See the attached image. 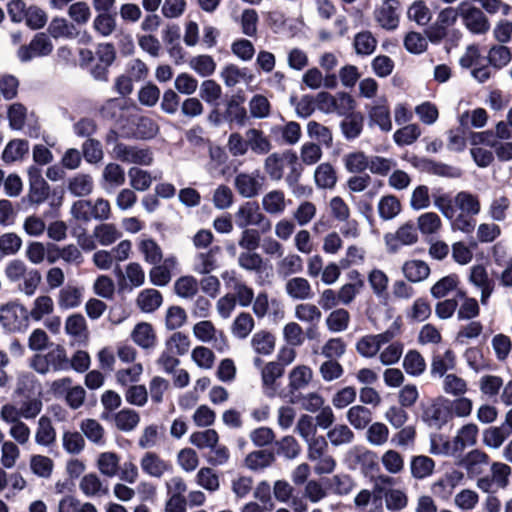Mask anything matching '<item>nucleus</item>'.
Returning <instances> with one entry per match:
<instances>
[{
    "label": "nucleus",
    "instance_id": "obj_36",
    "mask_svg": "<svg viewBox=\"0 0 512 512\" xmlns=\"http://www.w3.org/2000/svg\"><path fill=\"white\" fill-rule=\"evenodd\" d=\"M263 209L271 215L282 214L286 208L285 195L281 190L268 192L262 198Z\"/></svg>",
    "mask_w": 512,
    "mask_h": 512
},
{
    "label": "nucleus",
    "instance_id": "obj_30",
    "mask_svg": "<svg viewBox=\"0 0 512 512\" xmlns=\"http://www.w3.org/2000/svg\"><path fill=\"white\" fill-rule=\"evenodd\" d=\"M435 462L425 455L413 456L410 461V471L413 478L422 480L432 475Z\"/></svg>",
    "mask_w": 512,
    "mask_h": 512
},
{
    "label": "nucleus",
    "instance_id": "obj_45",
    "mask_svg": "<svg viewBox=\"0 0 512 512\" xmlns=\"http://www.w3.org/2000/svg\"><path fill=\"white\" fill-rule=\"evenodd\" d=\"M430 452L434 455L455 456L459 454L454 440L449 441L441 434L430 436Z\"/></svg>",
    "mask_w": 512,
    "mask_h": 512
},
{
    "label": "nucleus",
    "instance_id": "obj_1",
    "mask_svg": "<svg viewBox=\"0 0 512 512\" xmlns=\"http://www.w3.org/2000/svg\"><path fill=\"white\" fill-rule=\"evenodd\" d=\"M30 367L41 375L50 372L68 371L71 369L66 349L59 344H51L47 353H37L30 359Z\"/></svg>",
    "mask_w": 512,
    "mask_h": 512
},
{
    "label": "nucleus",
    "instance_id": "obj_59",
    "mask_svg": "<svg viewBox=\"0 0 512 512\" xmlns=\"http://www.w3.org/2000/svg\"><path fill=\"white\" fill-rule=\"evenodd\" d=\"M307 133L310 138L318 140L326 148L333 145V137L330 129L316 121H310L307 124Z\"/></svg>",
    "mask_w": 512,
    "mask_h": 512
},
{
    "label": "nucleus",
    "instance_id": "obj_8",
    "mask_svg": "<svg viewBox=\"0 0 512 512\" xmlns=\"http://www.w3.org/2000/svg\"><path fill=\"white\" fill-rule=\"evenodd\" d=\"M53 50V44L49 37L43 33H36L28 45H22L17 55L21 62H28L36 57L49 55Z\"/></svg>",
    "mask_w": 512,
    "mask_h": 512
},
{
    "label": "nucleus",
    "instance_id": "obj_18",
    "mask_svg": "<svg viewBox=\"0 0 512 512\" xmlns=\"http://www.w3.org/2000/svg\"><path fill=\"white\" fill-rule=\"evenodd\" d=\"M0 419L10 425L9 435L19 445L29 442L31 430L22 419L0 412Z\"/></svg>",
    "mask_w": 512,
    "mask_h": 512
},
{
    "label": "nucleus",
    "instance_id": "obj_50",
    "mask_svg": "<svg viewBox=\"0 0 512 512\" xmlns=\"http://www.w3.org/2000/svg\"><path fill=\"white\" fill-rule=\"evenodd\" d=\"M138 249L143 254L144 260L147 263L156 265L162 262V249L153 239L141 240L138 244Z\"/></svg>",
    "mask_w": 512,
    "mask_h": 512
},
{
    "label": "nucleus",
    "instance_id": "obj_16",
    "mask_svg": "<svg viewBox=\"0 0 512 512\" xmlns=\"http://www.w3.org/2000/svg\"><path fill=\"white\" fill-rule=\"evenodd\" d=\"M133 342L145 350H153L157 345V336L153 326L147 322L135 325L131 332Z\"/></svg>",
    "mask_w": 512,
    "mask_h": 512
},
{
    "label": "nucleus",
    "instance_id": "obj_23",
    "mask_svg": "<svg viewBox=\"0 0 512 512\" xmlns=\"http://www.w3.org/2000/svg\"><path fill=\"white\" fill-rule=\"evenodd\" d=\"M349 424L356 430H363L373 419L372 411L363 405H354L346 413Z\"/></svg>",
    "mask_w": 512,
    "mask_h": 512
},
{
    "label": "nucleus",
    "instance_id": "obj_48",
    "mask_svg": "<svg viewBox=\"0 0 512 512\" xmlns=\"http://www.w3.org/2000/svg\"><path fill=\"white\" fill-rule=\"evenodd\" d=\"M65 332L76 339L81 341L87 337L86 320L81 314H73L66 319Z\"/></svg>",
    "mask_w": 512,
    "mask_h": 512
},
{
    "label": "nucleus",
    "instance_id": "obj_3",
    "mask_svg": "<svg viewBox=\"0 0 512 512\" xmlns=\"http://www.w3.org/2000/svg\"><path fill=\"white\" fill-rule=\"evenodd\" d=\"M41 396L14 397L12 403L4 404L0 412L20 419H35L42 411Z\"/></svg>",
    "mask_w": 512,
    "mask_h": 512
},
{
    "label": "nucleus",
    "instance_id": "obj_62",
    "mask_svg": "<svg viewBox=\"0 0 512 512\" xmlns=\"http://www.w3.org/2000/svg\"><path fill=\"white\" fill-rule=\"evenodd\" d=\"M346 352V344L342 338H330L321 347L320 354L326 359L338 360Z\"/></svg>",
    "mask_w": 512,
    "mask_h": 512
},
{
    "label": "nucleus",
    "instance_id": "obj_64",
    "mask_svg": "<svg viewBox=\"0 0 512 512\" xmlns=\"http://www.w3.org/2000/svg\"><path fill=\"white\" fill-rule=\"evenodd\" d=\"M103 180L113 187L122 186L125 183L124 169L114 162L108 163L102 173Z\"/></svg>",
    "mask_w": 512,
    "mask_h": 512
},
{
    "label": "nucleus",
    "instance_id": "obj_19",
    "mask_svg": "<svg viewBox=\"0 0 512 512\" xmlns=\"http://www.w3.org/2000/svg\"><path fill=\"white\" fill-rule=\"evenodd\" d=\"M175 257H167L162 262L154 265L149 272V278L155 286H166L172 277V270L176 267Z\"/></svg>",
    "mask_w": 512,
    "mask_h": 512
},
{
    "label": "nucleus",
    "instance_id": "obj_20",
    "mask_svg": "<svg viewBox=\"0 0 512 512\" xmlns=\"http://www.w3.org/2000/svg\"><path fill=\"white\" fill-rule=\"evenodd\" d=\"M488 455L478 449H474L463 457L459 465L466 469L467 473L472 476L479 475L483 471V467L488 464Z\"/></svg>",
    "mask_w": 512,
    "mask_h": 512
},
{
    "label": "nucleus",
    "instance_id": "obj_22",
    "mask_svg": "<svg viewBox=\"0 0 512 512\" xmlns=\"http://www.w3.org/2000/svg\"><path fill=\"white\" fill-rule=\"evenodd\" d=\"M93 187V179L89 174L78 173L67 181V190L75 197L90 195Z\"/></svg>",
    "mask_w": 512,
    "mask_h": 512
},
{
    "label": "nucleus",
    "instance_id": "obj_26",
    "mask_svg": "<svg viewBox=\"0 0 512 512\" xmlns=\"http://www.w3.org/2000/svg\"><path fill=\"white\" fill-rule=\"evenodd\" d=\"M56 441V430L47 416H41L37 422L35 442L38 445L49 447Z\"/></svg>",
    "mask_w": 512,
    "mask_h": 512
},
{
    "label": "nucleus",
    "instance_id": "obj_39",
    "mask_svg": "<svg viewBox=\"0 0 512 512\" xmlns=\"http://www.w3.org/2000/svg\"><path fill=\"white\" fill-rule=\"evenodd\" d=\"M93 236L103 246H109L122 237V233L112 223H102L93 230Z\"/></svg>",
    "mask_w": 512,
    "mask_h": 512
},
{
    "label": "nucleus",
    "instance_id": "obj_21",
    "mask_svg": "<svg viewBox=\"0 0 512 512\" xmlns=\"http://www.w3.org/2000/svg\"><path fill=\"white\" fill-rule=\"evenodd\" d=\"M355 298V290H324L319 304L326 310L339 304L347 305Z\"/></svg>",
    "mask_w": 512,
    "mask_h": 512
},
{
    "label": "nucleus",
    "instance_id": "obj_58",
    "mask_svg": "<svg viewBox=\"0 0 512 512\" xmlns=\"http://www.w3.org/2000/svg\"><path fill=\"white\" fill-rule=\"evenodd\" d=\"M442 389L446 394L458 397L467 392L468 385L463 378L451 373L444 376Z\"/></svg>",
    "mask_w": 512,
    "mask_h": 512
},
{
    "label": "nucleus",
    "instance_id": "obj_25",
    "mask_svg": "<svg viewBox=\"0 0 512 512\" xmlns=\"http://www.w3.org/2000/svg\"><path fill=\"white\" fill-rule=\"evenodd\" d=\"M454 204L461 211L460 214L476 216L481 210L478 196L468 191L458 192L454 197Z\"/></svg>",
    "mask_w": 512,
    "mask_h": 512
},
{
    "label": "nucleus",
    "instance_id": "obj_6",
    "mask_svg": "<svg viewBox=\"0 0 512 512\" xmlns=\"http://www.w3.org/2000/svg\"><path fill=\"white\" fill-rule=\"evenodd\" d=\"M460 17L466 28L474 34H484L489 28V21L484 12L468 2L459 4Z\"/></svg>",
    "mask_w": 512,
    "mask_h": 512
},
{
    "label": "nucleus",
    "instance_id": "obj_47",
    "mask_svg": "<svg viewBox=\"0 0 512 512\" xmlns=\"http://www.w3.org/2000/svg\"><path fill=\"white\" fill-rule=\"evenodd\" d=\"M128 177L130 186L136 191L148 190L154 179L150 172L136 166L128 170Z\"/></svg>",
    "mask_w": 512,
    "mask_h": 512
},
{
    "label": "nucleus",
    "instance_id": "obj_41",
    "mask_svg": "<svg viewBox=\"0 0 512 512\" xmlns=\"http://www.w3.org/2000/svg\"><path fill=\"white\" fill-rule=\"evenodd\" d=\"M377 43L370 31H361L355 35L353 46L357 55L368 56L374 53Z\"/></svg>",
    "mask_w": 512,
    "mask_h": 512
},
{
    "label": "nucleus",
    "instance_id": "obj_9",
    "mask_svg": "<svg viewBox=\"0 0 512 512\" xmlns=\"http://www.w3.org/2000/svg\"><path fill=\"white\" fill-rule=\"evenodd\" d=\"M141 471L155 479H161L166 474H170L173 466L170 461L163 459L159 454L153 451L145 452L139 461Z\"/></svg>",
    "mask_w": 512,
    "mask_h": 512
},
{
    "label": "nucleus",
    "instance_id": "obj_51",
    "mask_svg": "<svg viewBox=\"0 0 512 512\" xmlns=\"http://www.w3.org/2000/svg\"><path fill=\"white\" fill-rule=\"evenodd\" d=\"M189 441L198 449H210L219 442V435L214 429H206L193 432L190 435Z\"/></svg>",
    "mask_w": 512,
    "mask_h": 512
},
{
    "label": "nucleus",
    "instance_id": "obj_44",
    "mask_svg": "<svg viewBox=\"0 0 512 512\" xmlns=\"http://www.w3.org/2000/svg\"><path fill=\"white\" fill-rule=\"evenodd\" d=\"M275 460L274 454L267 450H257L245 458V465L250 470L258 471L269 467Z\"/></svg>",
    "mask_w": 512,
    "mask_h": 512
},
{
    "label": "nucleus",
    "instance_id": "obj_43",
    "mask_svg": "<svg viewBox=\"0 0 512 512\" xmlns=\"http://www.w3.org/2000/svg\"><path fill=\"white\" fill-rule=\"evenodd\" d=\"M314 179L319 188L331 189L336 184L337 176L330 163H322L316 168Z\"/></svg>",
    "mask_w": 512,
    "mask_h": 512
},
{
    "label": "nucleus",
    "instance_id": "obj_63",
    "mask_svg": "<svg viewBox=\"0 0 512 512\" xmlns=\"http://www.w3.org/2000/svg\"><path fill=\"white\" fill-rule=\"evenodd\" d=\"M350 316L344 309L331 312L326 318L327 328L334 333L345 331L348 328Z\"/></svg>",
    "mask_w": 512,
    "mask_h": 512
},
{
    "label": "nucleus",
    "instance_id": "obj_49",
    "mask_svg": "<svg viewBox=\"0 0 512 512\" xmlns=\"http://www.w3.org/2000/svg\"><path fill=\"white\" fill-rule=\"evenodd\" d=\"M370 124L378 125L382 131L389 132L392 129L390 110L387 105L373 106L369 111Z\"/></svg>",
    "mask_w": 512,
    "mask_h": 512
},
{
    "label": "nucleus",
    "instance_id": "obj_37",
    "mask_svg": "<svg viewBox=\"0 0 512 512\" xmlns=\"http://www.w3.org/2000/svg\"><path fill=\"white\" fill-rule=\"evenodd\" d=\"M478 427L469 423L461 427L453 438L455 447L461 453L466 447L473 446L476 443Z\"/></svg>",
    "mask_w": 512,
    "mask_h": 512
},
{
    "label": "nucleus",
    "instance_id": "obj_2",
    "mask_svg": "<svg viewBox=\"0 0 512 512\" xmlns=\"http://www.w3.org/2000/svg\"><path fill=\"white\" fill-rule=\"evenodd\" d=\"M235 222L239 228L257 226L261 233H267L272 228L271 221L260 211L258 203L254 201L240 205L235 213Z\"/></svg>",
    "mask_w": 512,
    "mask_h": 512
},
{
    "label": "nucleus",
    "instance_id": "obj_5",
    "mask_svg": "<svg viewBox=\"0 0 512 512\" xmlns=\"http://www.w3.org/2000/svg\"><path fill=\"white\" fill-rule=\"evenodd\" d=\"M129 126L121 128V137L125 139L148 140L158 133V125L147 116H132Z\"/></svg>",
    "mask_w": 512,
    "mask_h": 512
},
{
    "label": "nucleus",
    "instance_id": "obj_61",
    "mask_svg": "<svg viewBox=\"0 0 512 512\" xmlns=\"http://www.w3.org/2000/svg\"><path fill=\"white\" fill-rule=\"evenodd\" d=\"M222 94L221 86L214 80H205L200 86V97L212 106H219L218 100Z\"/></svg>",
    "mask_w": 512,
    "mask_h": 512
},
{
    "label": "nucleus",
    "instance_id": "obj_24",
    "mask_svg": "<svg viewBox=\"0 0 512 512\" xmlns=\"http://www.w3.org/2000/svg\"><path fill=\"white\" fill-rule=\"evenodd\" d=\"M115 427L125 433L134 431L140 423V415L137 411L124 408L113 415Z\"/></svg>",
    "mask_w": 512,
    "mask_h": 512
},
{
    "label": "nucleus",
    "instance_id": "obj_29",
    "mask_svg": "<svg viewBox=\"0 0 512 512\" xmlns=\"http://www.w3.org/2000/svg\"><path fill=\"white\" fill-rule=\"evenodd\" d=\"M80 429L85 437L95 445L103 447L106 444L105 429L97 420H83Z\"/></svg>",
    "mask_w": 512,
    "mask_h": 512
},
{
    "label": "nucleus",
    "instance_id": "obj_54",
    "mask_svg": "<svg viewBox=\"0 0 512 512\" xmlns=\"http://www.w3.org/2000/svg\"><path fill=\"white\" fill-rule=\"evenodd\" d=\"M403 273L410 282L416 283L428 277L430 268L425 262L414 260L404 264Z\"/></svg>",
    "mask_w": 512,
    "mask_h": 512
},
{
    "label": "nucleus",
    "instance_id": "obj_12",
    "mask_svg": "<svg viewBox=\"0 0 512 512\" xmlns=\"http://www.w3.org/2000/svg\"><path fill=\"white\" fill-rule=\"evenodd\" d=\"M421 419L430 428L439 430L451 419V411L443 403L434 402L423 409Z\"/></svg>",
    "mask_w": 512,
    "mask_h": 512
},
{
    "label": "nucleus",
    "instance_id": "obj_56",
    "mask_svg": "<svg viewBox=\"0 0 512 512\" xmlns=\"http://www.w3.org/2000/svg\"><path fill=\"white\" fill-rule=\"evenodd\" d=\"M385 506L391 512H399L408 505L407 494L400 489H388L384 494Z\"/></svg>",
    "mask_w": 512,
    "mask_h": 512
},
{
    "label": "nucleus",
    "instance_id": "obj_10",
    "mask_svg": "<svg viewBox=\"0 0 512 512\" xmlns=\"http://www.w3.org/2000/svg\"><path fill=\"white\" fill-rule=\"evenodd\" d=\"M401 4L399 0H383L374 11V18L385 30H395L399 25Z\"/></svg>",
    "mask_w": 512,
    "mask_h": 512
},
{
    "label": "nucleus",
    "instance_id": "obj_11",
    "mask_svg": "<svg viewBox=\"0 0 512 512\" xmlns=\"http://www.w3.org/2000/svg\"><path fill=\"white\" fill-rule=\"evenodd\" d=\"M29 193L28 198L32 204H41L49 196L50 186L42 177L41 170L32 166L28 170Z\"/></svg>",
    "mask_w": 512,
    "mask_h": 512
},
{
    "label": "nucleus",
    "instance_id": "obj_17",
    "mask_svg": "<svg viewBox=\"0 0 512 512\" xmlns=\"http://www.w3.org/2000/svg\"><path fill=\"white\" fill-rule=\"evenodd\" d=\"M42 387L33 373L24 372L19 374L13 397L41 396Z\"/></svg>",
    "mask_w": 512,
    "mask_h": 512
},
{
    "label": "nucleus",
    "instance_id": "obj_34",
    "mask_svg": "<svg viewBox=\"0 0 512 512\" xmlns=\"http://www.w3.org/2000/svg\"><path fill=\"white\" fill-rule=\"evenodd\" d=\"M29 151V142L24 139L11 140L2 153V159L6 163L15 162L23 159Z\"/></svg>",
    "mask_w": 512,
    "mask_h": 512
},
{
    "label": "nucleus",
    "instance_id": "obj_15",
    "mask_svg": "<svg viewBox=\"0 0 512 512\" xmlns=\"http://www.w3.org/2000/svg\"><path fill=\"white\" fill-rule=\"evenodd\" d=\"M80 491L89 498H101L109 493V487L96 473L85 474L79 482Z\"/></svg>",
    "mask_w": 512,
    "mask_h": 512
},
{
    "label": "nucleus",
    "instance_id": "obj_60",
    "mask_svg": "<svg viewBox=\"0 0 512 512\" xmlns=\"http://www.w3.org/2000/svg\"><path fill=\"white\" fill-rule=\"evenodd\" d=\"M82 154L84 159L90 164H97L104 157L102 145L99 140L89 138L82 144Z\"/></svg>",
    "mask_w": 512,
    "mask_h": 512
},
{
    "label": "nucleus",
    "instance_id": "obj_55",
    "mask_svg": "<svg viewBox=\"0 0 512 512\" xmlns=\"http://www.w3.org/2000/svg\"><path fill=\"white\" fill-rule=\"evenodd\" d=\"M370 157L362 151H355L344 156L343 161L345 168L350 173H362L369 168Z\"/></svg>",
    "mask_w": 512,
    "mask_h": 512
},
{
    "label": "nucleus",
    "instance_id": "obj_38",
    "mask_svg": "<svg viewBox=\"0 0 512 512\" xmlns=\"http://www.w3.org/2000/svg\"><path fill=\"white\" fill-rule=\"evenodd\" d=\"M364 117L361 113H351L342 120L340 127L347 140L357 138L363 130Z\"/></svg>",
    "mask_w": 512,
    "mask_h": 512
},
{
    "label": "nucleus",
    "instance_id": "obj_35",
    "mask_svg": "<svg viewBox=\"0 0 512 512\" xmlns=\"http://www.w3.org/2000/svg\"><path fill=\"white\" fill-rule=\"evenodd\" d=\"M389 434L386 424L374 422L367 427L365 439L371 446L381 447L388 442Z\"/></svg>",
    "mask_w": 512,
    "mask_h": 512
},
{
    "label": "nucleus",
    "instance_id": "obj_46",
    "mask_svg": "<svg viewBox=\"0 0 512 512\" xmlns=\"http://www.w3.org/2000/svg\"><path fill=\"white\" fill-rule=\"evenodd\" d=\"M162 301L158 290H142L137 297V305L145 313L154 312L161 306Z\"/></svg>",
    "mask_w": 512,
    "mask_h": 512
},
{
    "label": "nucleus",
    "instance_id": "obj_27",
    "mask_svg": "<svg viewBox=\"0 0 512 512\" xmlns=\"http://www.w3.org/2000/svg\"><path fill=\"white\" fill-rule=\"evenodd\" d=\"M313 378V371L309 366L298 365L289 373V389L294 395V391L304 389Z\"/></svg>",
    "mask_w": 512,
    "mask_h": 512
},
{
    "label": "nucleus",
    "instance_id": "obj_7",
    "mask_svg": "<svg viewBox=\"0 0 512 512\" xmlns=\"http://www.w3.org/2000/svg\"><path fill=\"white\" fill-rule=\"evenodd\" d=\"M27 320L28 311L20 304L8 303L0 308V323L7 331H21Z\"/></svg>",
    "mask_w": 512,
    "mask_h": 512
},
{
    "label": "nucleus",
    "instance_id": "obj_57",
    "mask_svg": "<svg viewBox=\"0 0 512 512\" xmlns=\"http://www.w3.org/2000/svg\"><path fill=\"white\" fill-rule=\"evenodd\" d=\"M251 346L256 353L269 355L274 350L275 339L272 334L260 331L253 335L251 339Z\"/></svg>",
    "mask_w": 512,
    "mask_h": 512
},
{
    "label": "nucleus",
    "instance_id": "obj_42",
    "mask_svg": "<svg viewBox=\"0 0 512 512\" xmlns=\"http://www.w3.org/2000/svg\"><path fill=\"white\" fill-rule=\"evenodd\" d=\"M403 368L407 374L417 377L424 373L426 362L418 351L409 350L404 356Z\"/></svg>",
    "mask_w": 512,
    "mask_h": 512
},
{
    "label": "nucleus",
    "instance_id": "obj_52",
    "mask_svg": "<svg viewBox=\"0 0 512 512\" xmlns=\"http://www.w3.org/2000/svg\"><path fill=\"white\" fill-rule=\"evenodd\" d=\"M290 401L294 404H300L304 410L311 413L317 412L324 404V398L316 392H311L305 395H293Z\"/></svg>",
    "mask_w": 512,
    "mask_h": 512
},
{
    "label": "nucleus",
    "instance_id": "obj_53",
    "mask_svg": "<svg viewBox=\"0 0 512 512\" xmlns=\"http://www.w3.org/2000/svg\"><path fill=\"white\" fill-rule=\"evenodd\" d=\"M401 211V203L394 195H387L380 199L378 203L379 216L383 220L395 218Z\"/></svg>",
    "mask_w": 512,
    "mask_h": 512
},
{
    "label": "nucleus",
    "instance_id": "obj_31",
    "mask_svg": "<svg viewBox=\"0 0 512 512\" xmlns=\"http://www.w3.org/2000/svg\"><path fill=\"white\" fill-rule=\"evenodd\" d=\"M97 468L100 473L108 478L118 475L120 469V457L115 452L100 453L97 458Z\"/></svg>",
    "mask_w": 512,
    "mask_h": 512
},
{
    "label": "nucleus",
    "instance_id": "obj_40",
    "mask_svg": "<svg viewBox=\"0 0 512 512\" xmlns=\"http://www.w3.org/2000/svg\"><path fill=\"white\" fill-rule=\"evenodd\" d=\"M327 438L332 446L339 447L354 441V432L346 424H337L327 432Z\"/></svg>",
    "mask_w": 512,
    "mask_h": 512
},
{
    "label": "nucleus",
    "instance_id": "obj_28",
    "mask_svg": "<svg viewBox=\"0 0 512 512\" xmlns=\"http://www.w3.org/2000/svg\"><path fill=\"white\" fill-rule=\"evenodd\" d=\"M508 428L505 421L500 426L489 427L483 432V443L492 449L500 448L505 440L512 435Z\"/></svg>",
    "mask_w": 512,
    "mask_h": 512
},
{
    "label": "nucleus",
    "instance_id": "obj_14",
    "mask_svg": "<svg viewBox=\"0 0 512 512\" xmlns=\"http://www.w3.org/2000/svg\"><path fill=\"white\" fill-rule=\"evenodd\" d=\"M264 177L257 174L241 173L235 177V187L245 198H253L262 189Z\"/></svg>",
    "mask_w": 512,
    "mask_h": 512
},
{
    "label": "nucleus",
    "instance_id": "obj_33",
    "mask_svg": "<svg viewBox=\"0 0 512 512\" xmlns=\"http://www.w3.org/2000/svg\"><path fill=\"white\" fill-rule=\"evenodd\" d=\"M245 137L247 138L248 149L250 148L256 154H267L272 148L269 139L261 130L255 128L248 129Z\"/></svg>",
    "mask_w": 512,
    "mask_h": 512
},
{
    "label": "nucleus",
    "instance_id": "obj_4",
    "mask_svg": "<svg viewBox=\"0 0 512 512\" xmlns=\"http://www.w3.org/2000/svg\"><path fill=\"white\" fill-rule=\"evenodd\" d=\"M112 154L116 160L122 163L150 166L154 161L153 152L149 147L141 148L135 145L120 143L113 147Z\"/></svg>",
    "mask_w": 512,
    "mask_h": 512
},
{
    "label": "nucleus",
    "instance_id": "obj_32",
    "mask_svg": "<svg viewBox=\"0 0 512 512\" xmlns=\"http://www.w3.org/2000/svg\"><path fill=\"white\" fill-rule=\"evenodd\" d=\"M456 366V356L450 349L446 350L444 354L435 355L431 363V374L432 376L443 377L447 371L453 370Z\"/></svg>",
    "mask_w": 512,
    "mask_h": 512
},
{
    "label": "nucleus",
    "instance_id": "obj_13",
    "mask_svg": "<svg viewBox=\"0 0 512 512\" xmlns=\"http://www.w3.org/2000/svg\"><path fill=\"white\" fill-rule=\"evenodd\" d=\"M295 151L285 150L282 153H272L264 161V170L273 181H280L283 178L284 168L288 166V158L292 157Z\"/></svg>",
    "mask_w": 512,
    "mask_h": 512
}]
</instances>
